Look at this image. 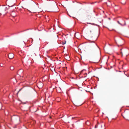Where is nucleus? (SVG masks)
<instances>
[{"label":"nucleus","mask_w":129,"mask_h":129,"mask_svg":"<svg viewBox=\"0 0 129 129\" xmlns=\"http://www.w3.org/2000/svg\"><path fill=\"white\" fill-rule=\"evenodd\" d=\"M8 10V9L7 7H3L0 9V12L1 15L2 14H6L7 12L6 11Z\"/></svg>","instance_id":"obj_1"},{"label":"nucleus","mask_w":129,"mask_h":129,"mask_svg":"<svg viewBox=\"0 0 129 129\" xmlns=\"http://www.w3.org/2000/svg\"><path fill=\"white\" fill-rule=\"evenodd\" d=\"M124 116H123L122 114V116L123 117L125 118H128L129 117V111H124Z\"/></svg>","instance_id":"obj_2"},{"label":"nucleus","mask_w":129,"mask_h":129,"mask_svg":"<svg viewBox=\"0 0 129 129\" xmlns=\"http://www.w3.org/2000/svg\"><path fill=\"white\" fill-rule=\"evenodd\" d=\"M94 33L93 31H90L89 32V37H90V39L92 40L94 38Z\"/></svg>","instance_id":"obj_3"},{"label":"nucleus","mask_w":129,"mask_h":129,"mask_svg":"<svg viewBox=\"0 0 129 129\" xmlns=\"http://www.w3.org/2000/svg\"><path fill=\"white\" fill-rule=\"evenodd\" d=\"M96 40V39H94V40H93L92 41H91L89 40V42H92L93 44L92 45L91 44H90V47H92L94 46H95L96 45V44L95 43V41Z\"/></svg>","instance_id":"obj_4"},{"label":"nucleus","mask_w":129,"mask_h":129,"mask_svg":"<svg viewBox=\"0 0 129 129\" xmlns=\"http://www.w3.org/2000/svg\"><path fill=\"white\" fill-rule=\"evenodd\" d=\"M58 8L57 6H55L52 8V10L51 12H58Z\"/></svg>","instance_id":"obj_5"},{"label":"nucleus","mask_w":129,"mask_h":129,"mask_svg":"<svg viewBox=\"0 0 129 129\" xmlns=\"http://www.w3.org/2000/svg\"><path fill=\"white\" fill-rule=\"evenodd\" d=\"M14 56V54L12 53H10L9 55V58L10 59L13 58Z\"/></svg>","instance_id":"obj_6"},{"label":"nucleus","mask_w":129,"mask_h":129,"mask_svg":"<svg viewBox=\"0 0 129 129\" xmlns=\"http://www.w3.org/2000/svg\"><path fill=\"white\" fill-rule=\"evenodd\" d=\"M128 52V50L127 51L126 50H124V54L126 55V56H127L129 54V52H128L127 53H126L127 52Z\"/></svg>","instance_id":"obj_7"},{"label":"nucleus","mask_w":129,"mask_h":129,"mask_svg":"<svg viewBox=\"0 0 129 129\" xmlns=\"http://www.w3.org/2000/svg\"><path fill=\"white\" fill-rule=\"evenodd\" d=\"M38 86H40V88L42 87L43 86V84L42 83H38Z\"/></svg>","instance_id":"obj_8"},{"label":"nucleus","mask_w":129,"mask_h":129,"mask_svg":"<svg viewBox=\"0 0 129 129\" xmlns=\"http://www.w3.org/2000/svg\"><path fill=\"white\" fill-rule=\"evenodd\" d=\"M94 17H92V16H90V20L91 21H92L94 20Z\"/></svg>","instance_id":"obj_9"},{"label":"nucleus","mask_w":129,"mask_h":129,"mask_svg":"<svg viewBox=\"0 0 129 129\" xmlns=\"http://www.w3.org/2000/svg\"><path fill=\"white\" fill-rule=\"evenodd\" d=\"M10 69L11 70H13L14 69V67L13 66H11L10 67Z\"/></svg>","instance_id":"obj_10"},{"label":"nucleus","mask_w":129,"mask_h":129,"mask_svg":"<svg viewBox=\"0 0 129 129\" xmlns=\"http://www.w3.org/2000/svg\"><path fill=\"white\" fill-rule=\"evenodd\" d=\"M66 59L68 60H70V58L69 57H67L66 58Z\"/></svg>","instance_id":"obj_11"},{"label":"nucleus","mask_w":129,"mask_h":129,"mask_svg":"<svg viewBox=\"0 0 129 129\" xmlns=\"http://www.w3.org/2000/svg\"><path fill=\"white\" fill-rule=\"evenodd\" d=\"M27 4V2L24 3H23V6H25Z\"/></svg>","instance_id":"obj_12"},{"label":"nucleus","mask_w":129,"mask_h":129,"mask_svg":"<svg viewBox=\"0 0 129 129\" xmlns=\"http://www.w3.org/2000/svg\"><path fill=\"white\" fill-rule=\"evenodd\" d=\"M122 49H120V51H121L120 53L121 54L122 56L123 55V53L122 51Z\"/></svg>","instance_id":"obj_13"},{"label":"nucleus","mask_w":129,"mask_h":129,"mask_svg":"<svg viewBox=\"0 0 129 129\" xmlns=\"http://www.w3.org/2000/svg\"><path fill=\"white\" fill-rule=\"evenodd\" d=\"M118 22V23L119 24H120L121 25H122H122H123L122 24H121L120 23V22H119V21H118V22Z\"/></svg>","instance_id":"obj_14"},{"label":"nucleus","mask_w":129,"mask_h":129,"mask_svg":"<svg viewBox=\"0 0 129 129\" xmlns=\"http://www.w3.org/2000/svg\"><path fill=\"white\" fill-rule=\"evenodd\" d=\"M14 5V4H13L12 5H11H11H9V6H11H11H13Z\"/></svg>","instance_id":"obj_15"},{"label":"nucleus","mask_w":129,"mask_h":129,"mask_svg":"<svg viewBox=\"0 0 129 129\" xmlns=\"http://www.w3.org/2000/svg\"><path fill=\"white\" fill-rule=\"evenodd\" d=\"M66 41H65V42H63L62 43V44L63 45H64V44H65L66 43Z\"/></svg>","instance_id":"obj_16"},{"label":"nucleus","mask_w":129,"mask_h":129,"mask_svg":"<svg viewBox=\"0 0 129 129\" xmlns=\"http://www.w3.org/2000/svg\"><path fill=\"white\" fill-rule=\"evenodd\" d=\"M21 90V89H20V90H19V91L18 92H17V94L18 93H19V92Z\"/></svg>","instance_id":"obj_17"},{"label":"nucleus","mask_w":129,"mask_h":129,"mask_svg":"<svg viewBox=\"0 0 129 129\" xmlns=\"http://www.w3.org/2000/svg\"><path fill=\"white\" fill-rule=\"evenodd\" d=\"M126 3V2H125L124 3H122V4H125Z\"/></svg>","instance_id":"obj_18"},{"label":"nucleus","mask_w":129,"mask_h":129,"mask_svg":"<svg viewBox=\"0 0 129 129\" xmlns=\"http://www.w3.org/2000/svg\"><path fill=\"white\" fill-rule=\"evenodd\" d=\"M0 66L1 67H2L3 66V65L0 64Z\"/></svg>","instance_id":"obj_19"},{"label":"nucleus","mask_w":129,"mask_h":129,"mask_svg":"<svg viewBox=\"0 0 129 129\" xmlns=\"http://www.w3.org/2000/svg\"><path fill=\"white\" fill-rule=\"evenodd\" d=\"M15 16H16V15H14V16H13V17H15Z\"/></svg>","instance_id":"obj_20"},{"label":"nucleus","mask_w":129,"mask_h":129,"mask_svg":"<svg viewBox=\"0 0 129 129\" xmlns=\"http://www.w3.org/2000/svg\"><path fill=\"white\" fill-rule=\"evenodd\" d=\"M80 46H80V45H79V46H78V47H80Z\"/></svg>","instance_id":"obj_21"},{"label":"nucleus","mask_w":129,"mask_h":129,"mask_svg":"<svg viewBox=\"0 0 129 129\" xmlns=\"http://www.w3.org/2000/svg\"><path fill=\"white\" fill-rule=\"evenodd\" d=\"M87 35V33H86V34H85V35Z\"/></svg>","instance_id":"obj_22"},{"label":"nucleus","mask_w":129,"mask_h":129,"mask_svg":"<svg viewBox=\"0 0 129 129\" xmlns=\"http://www.w3.org/2000/svg\"><path fill=\"white\" fill-rule=\"evenodd\" d=\"M89 24H91V23H89Z\"/></svg>","instance_id":"obj_23"},{"label":"nucleus","mask_w":129,"mask_h":129,"mask_svg":"<svg viewBox=\"0 0 129 129\" xmlns=\"http://www.w3.org/2000/svg\"><path fill=\"white\" fill-rule=\"evenodd\" d=\"M76 34H75V36L76 37Z\"/></svg>","instance_id":"obj_24"},{"label":"nucleus","mask_w":129,"mask_h":129,"mask_svg":"<svg viewBox=\"0 0 129 129\" xmlns=\"http://www.w3.org/2000/svg\"><path fill=\"white\" fill-rule=\"evenodd\" d=\"M90 72V71H89V73Z\"/></svg>","instance_id":"obj_25"},{"label":"nucleus","mask_w":129,"mask_h":129,"mask_svg":"<svg viewBox=\"0 0 129 129\" xmlns=\"http://www.w3.org/2000/svg\"><path fill=\"white\" fill-rule=\"evenodd\" d=\"M108 1L109 2H110V1Z\"/></svg>","instance_id":"obj_26"},{"label":"nucleus","mask_w":129,"mask_h":129,"mask_svg":"<svg viewBox=\"0 0 129 129\" xmlns=\"http://www.w3.org/2000/svg\"><path fill=\"white\" fill-rule=\"evenodd\" d=\"M93 24V25H94V23H93V24Z\"/></svg>","instance_id":"obj_27"},{"label":"nucleus","mask_w":129,"mask_h":129,"mask_svg":"<svg viewBox=\"0 0 129 129\" xmlns=\"http://www.w3.org/2000/svg\"><path fill=\"white\" fill-rule=\"evenodd\" d=\"M51 118V117H50V118Z\"/></svg>","instance_id":"obj_28"},{"label":"nucleus","mask_w":129,"mask_h":129,"mask_svg":"<svg viewBox=\"0 0 129 129\" xmlns=\"http://www.w3.org/2000/svg\"><path fill=\"white\" fill-rule=\"evenodd\" d=\"M22 7V8H23Z\"/></svg>","instance_id":"obj_29"}]
</instances>
